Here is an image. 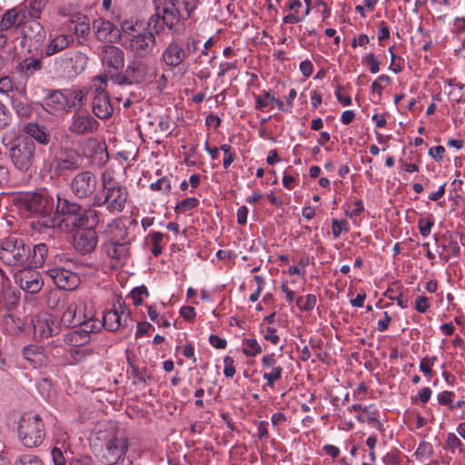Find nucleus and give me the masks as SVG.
Masks as SVG:
<instances>
[{
	"instance_id": "1",
	"label": "nucleus",
	"mask_w": 465,
	"mask_h": 465,
	"mask_svg": "<svg viewBox=\"0 0 465 465\" xmlns=\"http://www.w3.org/2000/svg\"><path fill=\"white\" fill-rule=\"evenodd\" d=\"M16 205L25 215H38L37 223L41 227L63 231L67 220L60 211L54 212V199L47 191L27 192L16 198Z\"/></svg>"
},
{
	"instance_id": "2",
	"label": "nucleus",
	"mask_w": 465,
	"mask_h": 465,
	"mask_svg": "<svg viewBox=\"0 0 465 465\" xmlns=\"http://www.w3.org/2000/svg\"><path fill=\"white\" fill-rule=\"evenodd\" d=\"M104 234L106 240L102 248L110 259L112 266H124L128 262L131 254L127 228L121 220L116 219L107 224Z\"/></svg>"
},
{
	"instance_id": "3",
	"label": "nucleus",
	"mask_w": 465,
	"mask_h": 465,
	"mask_svg": "<svg viewBox=\"0 0 465 465\" xmlns=\"http://www.w3.org/2000/svg\"><path fill=\"white\" fill-rule=\"evenodd\" d=\"M120 84H156L159 90L165 88L167 78L163 74H159V66L154 60L136 59L132 61L126 70L125 76L119 82Z\"/></svg>"
},
{
	"instance_id": "4",
	"label": "nucleus",
	"mask_w": 465,
	"mask_h": 465,
	"mask_svg": "<svg viewBox=\"0 0 465 465\" xmlns=\"http://www.w3.org/2000/svg\"><path fill=\"white\" fill-rule=\"evenodd\" d=\"M101 183L104 196H95L93 199V205L105 204L110 213H121L124 209L128 198L126 188L114 180L113 173L109 170L102 173Z\"/></svg>"
},
{
	"instance_id": "5",
	"label": "nucleus",
	"mask_w": 465,
	"mask_h": 465,
	"mask_svg": "<svg viewBox=\"0 0 465 465\" xmlns=\"http://www.w3.org/2000/svg\"><path fill=\"white\" fill-rule=\"evenodd\" d=\"M56 198L57 210L67 220L66 227L64 230L67 229L70 223L75 227H86L90 230L99 223L98 212L94 209H82L77 203L61 199L59 195Z\"/></svg>"
},
{
	"instance_id": "6",
	"label": "nucleus",
	"mask_w": 465,
	"mask_h": 465,
	"mask_svg": "<svg viewBox=\"0 0 465 465\" xmlns=\"http://www.w3.org/2000/svg\"><path fill=\"white\" fill-rule=\"evenodd\" d=\"M17 430L21 443L26 448L39 446L45 436L42 418L34 411H27L21 415Z\"/></svg>"
},
{
	"instance_id": "7",
	"label": "nucleus",
	"mask_w": 465,
	"mask_h": 465,
	"mask_svg": "<svg viewBox=\"0 0 465 465\" xmlns=\"http://www.w3.org/2000/svg\"><path fill=\"white\" fill-rule=\"evenodd\" d=\"M8 156L17 172L31 173L36 163V146L31 140L21 141L8 149Z\"/></svg>"
},
{
	"instance_id": "8",
	"label": "nucleus",
	"mask_w": 465,
	"mask_h": 465,
	"mask_svg": "<svg viewBox=\"0 0 465 465\" xmlns=\"http://www.w3.org/2000/svg\"><path fill=\"white\" fill-rule=\"evenodd\" d=\"M163 11L166 26L173 28L179 19H187L198 5V0H153Z\"/></svg>"
},
{
	"instance_id": "9",
	"label": "nucleus",
	"mask_w": 465,
	"mask_h": 465,
	"mask_svg": "<svg viewBox=\"0 0 465 465\" xmlns=\"http://www.w3.org/2000/svg\"><path fill=\"white\" fill-rule=\"evenodd\" d=\"M97 439L104 441L105 450L103 454L104 462H115V460H130L126 457L128 441L123 436L116 435L111 430L107 432L98 431Z\"/></svg>"
},
{
	"instance_id": "10",
	"label": "nucleus",
	"mask_w": 465,
	"mask_h": 465,
	"mask_svg": "<svg viewBox=\"0 0 465 465\" xmlns=\"http://www.w3.org/2000/svg\"><path fill=\"white\" fill-rule=\"evenodd\" d=\"M26 252L24 241L16 237L5 239L1 243L0 259L8 265L21 266L26 262Z\"/></svg>"
},
{
	"instance_id": "11",
	"label": "nucleus",
	"mask_w": 465,
	"mask_h": 465,
	"mask_svg": "<svg viewBox=\"0 0 465 465\" xmlns=\"http://www.w3.org/2000/svg\"><path fill=\"white\" fill-rule=\"evenodd\" d=\"M101 61L105 72L112 74L111 78L119 79L117 73L124 65V51L117 46L104 45L101 50Z\"/></svg>"
},
{
	"instance_id": "12",
	"label": "nucleus",
	"mask_w": 465,
	"mask_h": 465,
	"mask_svg": "<svg viewBox=\"0 0 465 465\" xmlns=\"http://www.w3.org/2000/svg\"><path fill=\"white\" fill-rule=\"evenodd\" d=\"M33 334L35 340L42 341L54 334L60 330L57 320L49 313H40L32 318Z\"/></svg>"
},
{
	"instance_id": "13",
	"label": "nucleus",
	"mask_w": 465,
	"mask_h": 465,
	"mask_svg": "<svg viewBox=\"0 0 465 465\" xmlns=\"http://www.w3.org/2000/svg\"><path fill=\"white\" fill-rule=\"evenodd\" d=\"M99 123L85 110H76L72 115L69 131L77 135L92 134L98 130Z\"/></svg>"
},
{
	"instance_id": "14",
	"label": "nucleus",
	"mask_w": 465,
	"mask_h": 465,
	"mask_svg": "<svg viewBox=\"0 0 465 465\" xmlns=\"http://www.w3.org/2000/svg\"><path fill=\"white\" fill-rule=\"evenodd\" d=\"M97 188L96 176L90 171H82L74 175L70 183L72 193L78 198H88Z\"/></svg>"
},
{
	"instance_id": "15",
	"label": "nucleus",
	"mask_w": 465,
	"mask_h": 465,
	"mask_svg": "<svg viewBox=\"0 0 465 465\" xmlns=\"http://www.w3.org/2000/svg\"><path fill=\"white\" fill-rule=\"evenodd\" d=\"M92 30L96 39L101 42H117L121 36L119 29L109 20L104 18L94 20Z\"/></svg>"
},
{
	"instance_id": "16",
	"label": "nucleus",
	"mask_w": 465,
	"mask_h": 465,
	"mask_svg": "<svg viewBox=\"0 0 465 465\" xmlns=\"http://www.w3.org/2000/svg\"><path fill=\"white\" fill-rule=\"evenodd\" d=\"M15 282L24 291L29 293H36L43 287V280L40 273L36 271L25 269L15 275Z\"/></svg>"
},
{
	"instance_id": "17",
	"label": "nucleus",
	"mask_w": 465,
	"mask_h": 465,
	"mask_svg": "<svg viewBox=\"0 0 465 465\" xmlns=\"http://www.w3.org/2000/svg\"><path fill=\"white\" fill-rule=\"evenodd\" d=\"M261 363L264 370L262 378L266 381L267 386L273 388L275 382L282 378V368L278 364L276 356L272 352L263 355Z\"/></svg>"
},
{
	"instance_id": "18",
	"label": "nucleus",
	"mask_w": 465,
	"mask_h": 465,
	"mask_svg": "<svg viewBox=\"0 0 465 465\" xmlns=\"http://www.w3.org/2000/svg\"><path fill=\"white\" fill-rule=\"evenodd\" d=\"M49 273L54 283L59 289L73 290L79 284L78 275L71 271L63 268H55L50 270Z\"/></svg>"
},
{
	"instance_id": "19",
	"label": "nucleus",
	"mask_w": 465,
	"mask_h": 465,
	"mask_svg": "<svg viewBox=\"0 0 465 465\" xmlns=\"http://www.w3.org/2000/svg\"><path fill=\"white\" fill-rule=\"evenodd\" d=\"M184 48L177 42L170 43L163 51L161 60L170 67H177L185 59Z\"/></svg>"
},
{
	"instance_id": "20",
	"label": "nucleus",
	"mask_w": 465,
	"mask_h": 465,
	"mask_svg": "<svg viewBox=\"0 0 465 465\" xmlns=\"http://www.w3.org/2000/svg\"><path fill=\"white\" fill-rule=\"evenodd\" d=\"M155 38L152 32L138 33L130 41V48L139 56H143L151 52Z\"/></svg>"
},
{
	"instance_id": "21",
	"label": "nucleus",
	"mask_w": 465,
	"mask_h": 465,
	"mask_svg": "<svg viewBox=\"0 0 465 465\" xmlns=\"http://www.w3.org/2000/svg\"><path fill=\"white\" fill-rule=\"evenodd\" d=\"M98 243L96 232L93 230L79 232L74 238V248L82 253L93 252Z\"/></svg>"
},
{
	"instance_id": "22",
	"label": "nucleus",
	"mask_w": 465,
	"mask_h": 465,
	"mask_svg": "<svg viewBox=\"0 0 465 465\" xmlns=\"http://www.w3.org/2000/svg\"><path fill=\"white\" fill-rule=\"evenodd\" d=\"M66 104L64 91H48L45 99V108L48 113L54 114L59 112H65L67 111Z\"/></svg>"
},
{
	"instance_id": "23",
	"label": "nucleus",
	"mask_w": 465,
	"mask_h": 465,
	"mask_svg": "<svg viewBox=\"0 0 465 465\" xmlns=\"http://www.w3.org/2000/svg\"><path fill=\"white\" fill-rule=\"evenodd\" d=\"M79 167V156L74 151L62 153L54 161V168L58 173L74 171Z\"/></svg>"
},
{
	"instance_id": "24",
	"label": "nucleus",
	"mask_w": 465,
	"mask_h": 465,
	"mask_svg": "<svg viewBox=\"0 0 465 465\" xmlns=\"http://www.w3.org/2000/svg\"><path fill=\"white\" fill-rule=\"evenodd\" d=\"M23 356L34 368L45 366L48 362L47 356L43 349L37 345L25 346L23 349Z\"/></svg>"
},
{
	"instance_id": "25",
	"label": "nucleus",
	"mask_w": 465,
	"mask_h": 465,
	"mask_svg": "<svg viewBox=\"0 0 465 465\" xmlns=\"http://www.w3.org/2000/svg\"><path fill=\"white\" fill-rule=\"evenodd\" d=\"M25 18L22 8H13L6 11L0 21V30L5 31L14 27H18L24 23Z\"/></svg>"
},
{
	"instance_id": "26",
	"label": "nucleus",
	"mask_w": 465,
	"mask_h": 465,
	"mask_svg": "<svg viewBox=\"0 0 465 465\" xmlns=\"http://www.w3.org/2000/svg\"><path fill=\"white\" fill-rule=\"evenodd\" d=\"M93 112L100 119H106L113 114L114 109L107 94H94Z\"/></svg>"
},
{
	"instance_id": "27",
	"label": "nucleus",
	"mask_w": 465,
	"mask_h": 465,
	"mask_svg": "<svg viewBox=\"0 0 465 465\" xmlns=\"http://www.w3.org/2000/svg\"><path fill=\"white\" fill-rule=\"evenodd\" d=\"M443 450L453 455L456 459L465 453V446L460 437L454 432H448L443 442Z\"/></svg>"
},
{
	"instance_id": "28",
	"label": "nucleus",
	"mask_w": 465,
	"mask_h": 465,
	"mask_svg": "<svg viewBox=\"0 0 465 465\" xmlns=\"http://www.w3.org/2000/svg\"><path fill=\"white\" fill-rule=\"evenodd\" d=\"M74 37L70 34H61L54 37L46 46L45 54L47 55H53L73 43Z\"/></svg>"
},
{
	"instance_id": "29",
	"label": "nucleus",
	"mask_w": 465,
	"mask_h": 465,
	"mask_svg": "<svg viewBox=\"0 0 465 465\" xmlns=\"http://www.w3.org/2000/svg\"><path fill=\"white\" fill-rule=\"evenodd\" d=\"M65 62L70 67L69 73L78 74L86 68L88 56L81 52H74L65 58Z\"/></svg>"
},
{
	"instance_id": "30",
	"label": "nucleus",
	"mask_w": 465,
	"mask_h": 465,
	"mask_svg": "<svg viewBox=\"0 0 465 465\" xmlns=\"http://www.w3.org/2000/svg\"><path fill=\"white\" fill-rule=\"evenodd\" d=\"M64 342L72 348L84 347L90 341V334L85 330H75L64 335Z\"/></svg>"
},
{
	"instance_id": "31",
	"label": "nucleus",
	"mask_w": 465,
	"mask_h": 465,
	"mask_svg": "<svg viewBox=\"0 0 465 465\" xmlns=\"http://www.w3.org/2000/svg\"><path fill=\"white\" fill-rule=\"evenodd\" d=\"M47 246L45 243L35 245L32 252H26V262L31 267H40L44 264L47 255Z\"/></svg>"
},
{
	"instance_id": "32",
	"label": "nucleus",
	"mask_w": 465,
	"mask_h": 465,
	"mask_svg": "<svg viewBox=\"0 0 465 465\" xmlns=\"http://www.w3.org/2000/svg\"><path fill=\"white\" fill-rule=\"evenodd\" d=\"M122 314L123 312L115 308L105 311L103 315L104 326L110 331L118 330L122 324Z\"/></svg>"
},
{
	"instance_id": "33",
	"label": "nucleus",
	"mask_w": 465,
	"mask_h": 465,
	"mask_svg": "<svg viewBox=\"0 0 465 465\" xmlns=\"http://www.w3.org/2000/svg\"><path fill=\"white\" fill-rule=\"evenodd\" d=\"M25 132L39 143L47 144L49 143V135L44 126L35 123H28L25 126Z\"/></svg>"
},
{
	"instance_id": "34",
	"label": "nucleus",
	"mask_w": 465,
	"mask_h": 465,
	"mask_svg": "<svg viewBox=\"0 0 465 465\" xmlns=\"http://www.w3.org/2000/svg\"><path fill=\"white\" fill-rule=\"evenodd\" d=\"M78 304L71 302L67 305L66 309L62 314L61 321L66 326H74L81 323L82 319L77 314Z\"/></svg>"
},
{
	"instance_id": "35",
	"label": "nucleus",
	"mask_w": 465,
	"mask_h": 465,
	"mask_svg": "<svg viewBox=\"0 0 465 465\" xmlns=\"http://www.w3.org/2000/svg\"><path fill=\"white\" fill-rule=\"evenodd\" d=\"M64 96L66 98V109L69 110L73 107L82 104L84 98V91L78 88L65 89Z\"/></svg>"
},
{
	"instance_id": "36",
	"label": "nucleus",
	"mask_w": 465,
	"mask_h": 465,
	"mask_svg": "<svg viewBox=\"0 0 465 465\" xmlns=\"http://www.w3.org/2000/svg\"><path fill=\"white\" fill-rule=\"evenodd\" d=\"M155 5V14L151 16L148 21V27L153 34H158L163 29V26L166 25V22L164 20L163 11L158 8V5Z\"/></svg>"
},
{
	"instance_id": "37",
	"label": "nucleus",
	"mask_w": 465,
	"mask_h": 465,
	"mask_svg": "<svg viewBox=\"0 0 465 465\" xmlns=\"http://www.w3.org/2000/svg\"><path fill=\"white\" fill-rule=\"evenodd\" d=\"M71 22L76 24L74 26V34L78 37L84 38L88 35L90 25L87 16L81 15H74L71 18Z\"/></svg>"
},
{
	"instance_id": "38",
	"label": "nucleus",
	"mask_w": 465,
	"mask_h": 465,
	"mask_svg": "<svg viewBox=\"0 0 465 465\" xmlns=\"http://www.w3.org/2000/svg\"><path fill=\"white\" fill-rule=\"evenodd\" d=\"M42 67L41 61L37 58H29L23 60L19 65L18 70L25 76L32 75L35 72L39 71Z\"/></svg>"
},
{
	"instance_id": "39",
	"label": "nucleus",
	"mask_w": 465,
	"mask_h": 465,
	"mask_svg": "<svg viewBox=\"0 0 465 465\" xmlns=\"http://www.w3.org/2000/svg\"><path fill=\"white\" fill-rule=\"evenodd\" d=\"M242 351L247 357H255L262 351V349L255 338H247L242 341Z\"/></svg>"
},
{
	"instance_id": "40",
	"label": "nucleus",
	"mask_w": 465,
	"mask_h": 465,
	"mask_svg": "<svg viewBox=\"0 0 465 465\" xmlns=\"http://www.w3.org/2000/svg\"><path fill=\"white\" fill-rule=\"evenodd\" d=\"M108 75L107 73L96 76L93 79L90 90L94 94H106Z\"/></svg>"
},
{
	"instance_id": "41",
	"label": "nucleus",
	"mask_w": 465,
	"mask_h": 465,
	"mask_svg": "<svg viewBox=\"0 0 465 465\" xmlns=\"http://www.w3.org/2000/svg\"><path fill=\"white\" fill-rule=\"evenodd\" d=\"M141 25L134 19L124 20L120 25V34L126 35H135L140 33Z\"/></svg>"
},
{
	"instance_id": "42",
	"label": "nucleus",
	"mask_w": 465,
	"mask_h": 465,
	"mask_svg": "<svg viewBox=\"0 0 465 465\" xmlns=\"http://www.w3.org/2000/svg\"><path fill=\"white\" fill-rule=\"evenodd\" d=\"M304 3L306 5V8L302 15H300L299 13L289 14L283 17V19H282L283 23L284 24H297V23L304 20L305 17L311 12L312 0H304Z\"/></svg>"
},
{
	"instance_id": "43",
	"label": "nucleus",
	"mask_w": 465,
	"mask_h": 465,
	"mask_svg": "<svg viewBox=\"0 0 465 465\" xmlns=\"http://www.w3.org/2000/svg\"><path fill=\"white\" fill-rule=\"evenodd\" d=\"M48 0H28V15L30 17L38 18Z\"/></svg>"
},
{
	"instance_id": "44",
	"label": "nucleus",
	"mask_w": 465,
	"mask_h": 465,
	"mask_svg": "<svg viewBox=\"0 0 465 465\" xmlns=\"http://www.w3.org/2000/svg\"><path fill=\"white\" fill-rule=\"evenodd\" d=\"M148 296L149 292L145 286L136 287L130 293V299L135 306L141 305Z\"/></svg>"
},
{
	"instance_id": "45",
	"label": "nucleus",
	"mask_w": 465,
	"mask_h": 465,
	"mask_svg": "<svg viewBox=\"0 0 465 465\" xmlns=\"http://www.w3.org/2000/svg\"><path fill=\"white\" fill-rule=\"evenodd\" d=\"M317 302V298L314 294H308L304 298H298L296 300L297 306L300 310L304 312L312 311Z\"/></svg>"
},
{
	"instance_id": "46",
	"label": "nucleus",
	"mask_w": 465,
	"mask_h": 465,
	"mask_svg": "<svg viewBox=\"0 0 465 465\" xmlns=\"http://www.w3.org/2000/svg\"><path fill=\"white\" fill-rule=\"evenodd\" d=\"M433 225L434 220L432 215H429L425 218L421 217L418 221L419 230L423 237H427L430 234L431 228L433 227Z\"/></svg>"
},
{
	"instance_id": "47",
	"label": "nucleus",
	"mask_w": 465,
	"mask_h": 465,
	"mask_svg": "<svg viewBox=\"0 0 465 465\" xmlns=\"http://www.w3.org/2000/svg\"><path fill=\"white\" fill-rule=\"evenodd\" d=\"M437 401L440 405L447 406L450 411H454V392L443 391L437 394Z\"/></svg>"
},
{
	"instance_id": "48",
	"label": "nucleus",
	"mask_w": 465,
	"mask_h": 465,
	"mask_svg": "<svg viewBox=\"0 0 465 465\" xmlns=\"http://www.w3.org/2000/svg\"><path fill=\"white\" fill-rule=\"evenodd\" d=\"M349 226L345 220L333 219L331 221V232L334 238H338L341 232H348Z\"/></svg>"
},
{
	"instance_id": "49",
	"label": "nucleus",
	"mask_w": 465,
	"mask_h": 465,
	"mask_svg": "<svg viewBox=\"0 0 465 465\" xmlns=\"http://www.w3.org/2000/svg\"><path fill=\"white\" fill-rule=\"evenodd\" d=\"M431 395L432 391L430 387H422L419 391L418 394L415 397L411 398V401L414 403L425 404L430 401Z\"/></svg>"
},
{
	"instance_id": "50",
	"label": "nucleus",
	"mask_w": 465,
	"mask_h": 465,
	"mask_svg": "<svg viewBox=\"0 0 465 465\" xmlns=\"http://www.w3.org/2000/svg\"><path fill=\"white\" fill-rule=\"evenodd\" d=\"M90 353V351L84 347L72 348L70 350V354L73 358L71 363H77L84 361Z\"/></svg>"
},
{
	"instance_id": "51",
	"label": "nucleus",
	"mask_w": 465,
	"mask_h": 465,
	"mask_svg": "<svg viewBox=\"0 0 465 465\" xmlns=\"http://www.w3.org/2000/svg\"><path fill=\"white\" fill-rule=\"evenodd\" d=\"M163 238V234L160 232H154L151 235V240L153 242V247L151 251L154 256H158L163 251V247L161 245Z\"/></svg>"
},
{
	"instance_id": "52",
	"label": "nucleus",
	"mask_w": 465,
	"mask_h": 465,
	"mask_svg": "<svg viewBox=\"0 0 465 465\" xmlns=\"http://www.w3.org/2000/svg\"><path fill=\"white\" fill-rule=\"evenodd\" d=\"M15 465H44L43 461L36 456L25 454L19 457Z\"/></svg>"
},
{
	"instance_id": "53",
	"label": "nucleus",
	"mask_w": 465,
	"mask_h": 465,
	"mask_svg": "<svg viewBox=\"0 0 465 465\" xmlns=\"http://www.w3.org/2000/svg\"><path fill=\"white\" fill-rule=\"evenodd\" d=\"M150 187L153 191H160L164 193H168L172 188L171 182L165 177H163L157 180L156 182L151 183Z\"/></svg>"
},
{
	"instance_id": "54",
	"label": "nucleus",
	"mask_w": 465,
	"mask_h": 465,
	"mask_svg": "<svg viewBox=\"0 0 465 465\" xmlns=\"http://www.w3.org/2000/svg\"><path fill=\"white\" fill-rule=\"evenodd\" d=\"M356 419L361 422L371 423L376 420V413L370 408H364L357 416Z\"/></svg>"
},
{
	"instance_id": "55",
	"label": "nucleus",
	"mask_w": 465,
	"mask_h": 465,
	"mask_svg": "<svg viewBox=\"0 0 465 465\" xmlns=\"http://www.w3.org/2000/svg\"><path fill=\"white\" fill-rule=\"evenodd\" d=\"M389 53L391 54L390 69L396 74L400 73L402 70L403 60L393 53V47L389 48Z\"/></svg>"
},
{
	"instance_id": "56",
	"label": "nucleus",
	"mask_w": 465,
	"mask_h": 465,
	"mask_svg": "<svg viewBox=\"0 0 465 465\" xmlns=\"http://www.w3.org/2000/svg\"><path fill=\"white\" fill-rule=\"evenodd\" d=\"M391 82L390 76L386 74L380 75L372 84L371 90L373 93H377L379 95L381 94L383 91V84H389Z\"/></svg>"
},
{
	"instance_id": "57",
	"label": "nucleus",
	"mask_w": 465,
	"mask_h": 465,
	"mask_svg": "<svg viewBox=\"0 0 465 465\" xmlns=\"http://www.w3.org/2000/svg\"><path fill=\"white\" fill-rule=\"evenodd\" d=\"M198 203H199L198 199H196L194 197H191V198H187V199L181 201L177 204L176 209L180 210L182 212H187V211L194 209L198 205Z\"/></svg>"
},
{
	"instance_id": "58",
	"label": "nucleus",
	"mask_w": 465,
	"mask_h": 465,
	"mask_svg": "<svg viewBox=\"0 0 465 465\" xmlns=\"http://www.w3.org/2000/svg\"><path fill=\"white\" fill-rule=\"evenodd\" d=\"M362 62L369 66L371 73L377 74L380 71V62L373 54H368L363 57Z\"/></svg>"
},
{
	"instance_id": "59",
	"label": "nucleus",
	"mask_w": 465,
	"mask_h": 465,
	"mask_svg": "<svg viewBox=\"0 0 465 465\" xmlns=\"http://www.w3.org/2000/svg\"><path fill=\"white\" fill-rule=\"evenodd\" d=\"M262 334L265 341H270L274 345L278 344L280 341V336L274 327H267L262 331Z\"/></svg>"
},
{
	"instance_id": "60",
	"label": "nucleus",
	"mask_w": 465,
	"mask_h": 465,
	"mask_svg": "<svg viewBox=\"0 0 465 465\" xmlns=\"http://www.w3.org/2000/svg\"><path fill=\"white\" fill-rule=\"evenodd\" d=\"M37 389L44 398L48 399L51 396L52 383L48 379L44 378L38 382Z\"/></svg>"
},
{
	"instance_id": "61",
	"label": "nucleus",
	"mask_w": 465,
	"mask_h": 465,
	"mask_svg": "<svg viewBox=\"0 0 465 465\" xmlns=\"http://www.w3.org/2000/svg\"><path fill=\"white\" fill-rule=\"evenodd\" d=\"M429 308H430V302L426 296L420 295V296L417 297V299L415 301V309L419 312L424 313L427 312V310Z\"/></svg>"
},
{
	"instance_id": "62",
	"label": "nucleus",
	"mask_w": 465,
	"mask_h": 465,
	"mask_svg": "<svg viewBox=\"0 0 465 465\" xmlns=\"http://www.w3.org/2000/svg\"><path fill=\"white\" fill-rule=\"evenodd\" d=\"M10 119V113L5 105L0 102V130L8 125Z\"/></svg>"
},
{
	"instance_id": "63",
	"label": "nucleus",
	"mask_w": 465,
	"mask_h": 465,
	"mask_svg": "<svg viewBox=\"0 0 465 465\" xmlns=\"http://www.w3.org/2000/svg\"><path fill=\"white\" fill-rule=\"evenodd\" d=\"M224 369L223 373L226 377L232 378L235 374V368L233 365V360L230 356H226L223 359Z\"/></svg>"
},
{
	"instance_id": "64",
	"label": "nucleus",
	"mask_w": 465,
	"mask_h": 465,
	"mask_svg": "<svg viewBox=\"0 0 465 465\" xmlns=\"http://www.w3.org/2000/svg\"><path fill=\"white\" fill-rule=\"evenodd\" d=\"M52 460L54 465H64L65 458L58 448H53L51 450Z\"/></svg>"
}]
</instances>
